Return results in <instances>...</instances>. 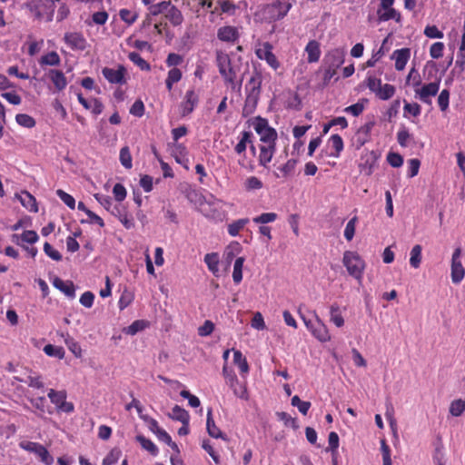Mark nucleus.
Instances as JSON below:
<instances>
[{
	"instance_id": "25",
	"label": "nucleus",
	"mask_w": 465,
	"mask_h": 465,
	"mask_svg": "<svg viewBox=\"0 0 465 465\" xmlns=\"http://www.w3.org/2000/svg\"><path fill=\"white\" fill-rule=\"evenodd\" d=\"M229 386L232 389L233 393L235 396L247 400L248 399V392L246 387L240 383L237 377L235 375L230 376V384Z\"/></svg>"
},
{
	"instance_id": "29",
	"label": "nucleus",
	"mask_w": 465,
	"mask_h": 465,
	"mask_svg": "<svg viewBox=\"0 0 465 465\" xmlns=\"http://www.w3.org/2000/svg\"><path fill=\"white\" fill-rule=\"evenodd\" d=\"M272 6L278 11L277 18L282 19L288 14L292 5L291 3L282 2V0H275L272 4Z\"/></svg>"
},
{
	"instance_id": "52",
	"label": "nucleus",
	"mask_w": 465,
	"mask_h": 465,
	"mask_svg": "<svg viewBox=\"0 0 465 465\" xmlns=\"http://www.w3.org/2000/svg\"><path fill=\"white\" fill-rule=\"evenodd\" d=\"M56 194L64 203V204H66L71 209H74L75 201L72 195H70L69 193H65L64 191H63L61 189L56 191Z\"/></svg>"
},
{
	"instance_id": "37",
	"label": "nucleus",
	"mask_w": 465,
	"mask_h": 465,
	"mask_svg": "<svg viewBox=\"0 0 465 465\" xmlns=\"http://www.w3.org/2000/svg\"><path fill=\"white\" fill-rule=\"evenodd\" d=\"M252 133L244 131L239 143L235 145L234 151L241 154L246 150L247 143H252Z\"/></svg>"
},
{
	"instance_id": "34",
	"label": "nucleus",
	"mask_w": 465,
	"mask_h": 465,
	"mask_svg": "<svg viewBox=\"0 0 465 465\" xmlns=\"http://www.w3.org/2000/svg\"><path fill=\"white\" fill-rule=\"evenodd\" d=\"M48 397L52 403H54L56 408H58L65 400H66V392L64 391H55L51 389L48 392Z\"/></svg>"
},
{
	"instance_id": "2",
	"label": "nucleus",
	"mask_w": 465,
	"mask_h": 465,
	"mask_svg": "<svg viewBox=\"0 0 465 465\" xmlns=\"http://www.w3.org/2000/svg\"><path fill=\"white\" fill-rule=\"evenodd\" d=\"M344 49L336 48L330 51L324 57V75L322 87L329 84L331 79L336 74L337 69L344 63Z\"/></svg>"
},
{
	"instance_id": "61",
	"label": "nucleus",
	"mask_w": 465,
	"mask_h": 465,
	"mask_svg": "<svg viewBox=\"0 0 465 465\" xmlns=\"http://www.w3.org/2000/svg\"><path fill=\"white\" fill-rule=\"evenodd\" d=\"M444 45L441 42L434 43L430 48V54L434 59H439L442 56Z\"/></svg>"
},
{
	"instance_id": "7",
	"label": "nucleus",
	"mask_w": 465,
	"mask_h": 465,
	"mask_svg": "<svg viewBox=\"0 0 465 465\" xmlns=\"http://www.w3.org/2000/svg\"><path fill=\"white\" fill-rule=\"evenodd\" d=\"M19 446L29 452L35 453L45 465H51L54 462L53 457L47 449L40 443L33 441H21Z\"/></svg>"
},
{
	"instance_id": "42",
	"label": "nucleus",
	"mask_w": 465,
	"mask_h": 465,
	"mask_svg": "<svg viewBox=\"0 0 465 465\" xmlns=\"http://www.w3.org/2000/svg\"><path fill=\"white\" fill-rule=\"evenodd\" d=\"M16 123L26 128H33L35 125V120L26 114H18L15 116Z\"/></svg>"
},
{
	"instance_id": "48",
	"label": "nucleus",
	"mask_w": 465,
	"mask_h": 465,
	"mask_svg": "<svg viewBox=\"0 0 465 465\" xmlns=\"http://www.w3.org/2000/svg\"><path fill=\"white\" fill-rule=\"evenodd\" d=\"M64 341H65V344L67 345L68 349L72 351V353L76 358L82 357V349L77 341H75L71 337L66 338Z\"/></svg>"
},
{
	"instance_id": "13",
	"label": "nucleus",
	"mask_w": 465,
	"mask_h": 465,
	"mask_svg": "<svg viewBox=\"0 0 465 465\" xmlns=\"http://www.w3.org/2000/svg\"><path fill=\"white\" fill-rule=\"evenodd\" d=\"M64 41L72 49L83 51L86 48V40L81 33H66Z\"/></svg>"
},
{
	"instance_id": "56",
	"label": "nucleus",
	"mask_w": 465,
	"mask_h": 465,
	"mask_svg": "<svg viewBox=\"0 0 465 465\" xmlns=\"http://www.w3.org/2000/svg\"><path fill=\"white\" fill-rule=\"evenodd\" d=\"M276 218H277V214L274 213H262L261 215L253 218V222L255 223L265 224L268 223L274 222L276 220Z\"/></svg>"
},
{
	"instance_id": "6",
	"label": "nucleus",
	"mask_w": 465,
	"mask_h": 465,
	"mask_svg": "<svg viewBox=\"0 0 465 465\" xmlns=\"http://www.w3.org/2000/svg\"><path fill=\"white\" fill-rule=\"evenodd\" d=\"M219 73L224 78L226 83L231 84L232 88H234V80L236 73L231 65V59L227 54H217L216 57Z\"/></svg>"
},
{
	"instance_id": "27",
	"label": "nucleus",
	"mask_w": 465,
	"mask_h": 465,
	"mask_svg": "<svg viewBox=\"0 0 465 465\" xmlns=\"http://www.w3.org/2000/svg\"><path fill=\"white\" fill-rule=\"evenodd\" d=\"M384 12L382 13L381 10L377 11L378 15V20L379 22H386L391 19L395 20L396 22L401 21V14L397 12L392 6L389 9H383Z\"/></svg>"
},
{
	"instance_id": "21",
	"label": "nucleus",
	"mask_w": 465,
	"mask_h": 465,
	"mask_svg": "<svg viewBox=\"0 0 465 465\" xmlns=\"http://www.w3.org/2000/svg\"><path fill=\"white\" fill-rule=\"evenodd\" d=\"M259 163L262 166H266L271 162L275 151V143H266L260 147Z\"/></svg>"
},
{
	"instance_id": "8",
	"label": "nucleus",
	"mask_w": 465,
	"mask_h": 465,
	"mask_svg": "<svg viewBox=\"0 0 465 465\" xmlns=\"http://www.w3.org/2000/svg\"><path fill=\"white\" fill-rule=\"evenodd\" d=\"M461 249L458 247L454 250L451 258V281L459 283L464 278L465 269L460 262Z\"/></svg>"
},
{
	"instance_id": "59",
	"label": "nucleus",
	"mask_w": 465,
	"mask_h": 465,
	"mask_svg": "<svg viewBox=\"0 0 465 465\" xmlns=\"http://www.w3.org/2000/svg\"><path fill=\"white\" fill-rule=\"evenodd\" d=\"M449 100H450V92L447 89H443L438 97V104L441 111H445L448 108Z\"/></svg>"
},
{
	"instance_id": "30",
	"label": "nucleus",
	"mask_w": 465,
	"mask_h": 465,
	"mask_svg": "<svg viewBox=\"0 0 465 465\" xmlns=\"http://www.w3.org/2000/svg\"><path fill=\"white\" fill-rule=\"evenodd\" d=\"M135 440L141 444L143 449L146 450L153 456L157 455L158 449L151 440L146 439L143 435H137Z\"/></svg>"
},
{
	"instance_id": "18",
	"label": "nucleus",
	"mask_w": 465,
	"mask_h": 465,
	"mask_svg": "<svg viewBox=\"0 0 465 465\" xmlns=\"http://www.w3.org/2000/svg\"><path fill=\"white\" fill-rule=\"evenodd\" d=\"M198 103V96L193 90L186 92L184 101L182 103V114L183 116L193 111L195 104Z\"/></svg>"
},
{
	"instance_id": "24",
	"label": "nucleus",
	"mask_w": 465,
	"mask_h": 465,
	"mask_svg": "<svg viewBox=\"0 0 465 465\" xmlns=\"http://www.w3.org/2000/svg\"><path fill=\"white\" fill-rule=\"evenodd\" d=\"M305 51L308 54V62L315 63L318 62L321 56L320 44L316 40H311L306 47Z\"/></svg>"
},
{
	"instance_id": "58",
	"label": "nucleus",
	"mask_w": 465,
	"mask_h": 465,
	"mask_svg": "<svg viewBox=\"0 0 465 465\" xmlns=\"http://www.w3.org/2000/svg\"><path fill=\"white\" fill-rule=\"evenodd\" d=\"M113 193L114 195V199L119 203L123 202L126 197V190L122 183L114 184Z\"/></svg>"
},
{
	"instance_id": "62",
	"label": "nucleus",
	"mask_w": 465,
	"mask_h": 465,
	"mask_svg": "<svg viewBox=\"0 0 465 465\" xmlns=\"http://www.w3.org/2000/svg\"><path fill=\"white\" fill-rule=\"evenodd\" d=\"M262 187V183L260 179L255 176L249 177L245 181V188L248 191L259 190Z\"/></svg>"
},
{
	"instance_id": "22",
	"label": "nucleus",
	"mask_w": 465,
	"mask_h": 465,
	"mask_svg": "<svg viewBox=\"0 0 465 465\" xmlns=\"http://www.w3.org/2000/svg\"><path fill=\"white\" fill-rule=\"evenodd\" d=\"M238 36L237 29L229 25L221 27L217 33V37L223 42H234Z\"/></svg>"
},
{
	"instance_id": "19",
	"label": "nucleus",
	"mask_w": 465,
	"mask_h": 465,
	"mask_svg": "<svg viewBox=\"0 0 465 465\" xmlns=\"http://www.w3.org/2000/svg\"><path fill=\"white\" fill-rule=\"evenodd\" d=\"M54 286L64 292L67 297L74 298L75 296V288L71 281L64 282L59 277H55L53 281Z\"/></svg>"
},
{
	"instance_id": "49",
	"label": "nucleus",
	"mask_w": 465,
	"mask_h": 465,
	"mask_svg": "<svg viewBox=\"0 0 465 465\" xmlns=\"http://www.w3.org/2000/svg\"><path fill=\"white\" fill-rule=\"evenodd\" d=\"M170 5V1H163L161 3L152 5L149 7L150 15H158L162 13H166L168 6Z\"/></svg>"
},
{
	"instance_id": "14",
	"label": "nucleus",
	"mask_w": 465,
	"mask_h": 465,
	"mask_svg": "<svg viewBox=\"0 0 465 465\" xmlns=\"http://www.w3.org/2000/svg\"><path fill=\"white\" fill-rule=\"evenodd\" d=\"M312 334L322 342L331 340V335L329 334L326 325L318 318L313 325H312Z\"/></svg>"
},
{
	"instance_id": "26",
	"label": "nucleus",
	"mask_w": 465,
	"mask_h": 465,
	"mask_svg": "<svg viewBox=\"0 0 465 465\" xmlns=\"http://www.w3.org/2000/svg\"><path fill=\"white\" fill-rule=\"evenodd\" d=\"M169 418L174 420H178L182 422V424H185L190 420V415L187 411L181 408L179 405H175L173 408L172 413L168 414Z\"/></svg>"
},
{
	"instance_id": "4",
	"label": "nucleus",
	"mask_w": 465,
	"mask_h": 465,
	"mask_svg": "<svg viewBox=\"0 0 465 465\" xmlns=\"http://www.w3.org/2000/svg\"><path fill=\"white\" fill-rule=\"evenodd\" d=\"M55 2L59 0H32L27 5L36 19L51 22L54 18Z\"/></svg>"
},
{
	"instance_id": "16",
	"label": "nucleus",
	"mask_w": 465,
	"mask_h": 465,
	"mask_svg": "<svg viewBox=\"0 0 465 465\" xmlns=\"http://www.w3.org/2000/svg\"><path fill=\"white\" fill-rule=\"evenodd\" d=\"M410 55L411 50L409 48L398 49L393 52L391 59H395L396 70L401 71L405 68Z\"/></svg>"
},
{
	"instance_id": "33",
	"label": "nucleus",
	"mask_w": 465,
	"mask_h": 465,
	"mask_svg": "<svg viewBox=\"0 0 465 465\" xmlns=\"http://www.w3.org/2000/svg\"><path fill=\"white\" fill-rule=\"evenodd\" d=\"M128 58L134 64H136L141 70L150 71V69H151L150 64L147 63L143 58H142L138 53H136V52L129 53Z\"/></svg>"
},
{
	"instance_id": "28",
	"label": "nucleus",
	"mask_w": 465,
	"mask_h": 465,
	"mask_svg": "<svg viewBox=\"0 0 465 465\" xmlns=\"http://www.w3.org/2000/svg\"><path fill=\"white\" fill-rule=\"evenodd\" d=\"M421 251L422 247L420 244L414 245L411 251L410 264L414 269H418L420 266Z\"/></svg>"
},
{
	"instance_id": "32",
	"label": "nucleus",
	"mask_w": 465,
	"mask_h": 465,
	"mask_svg": "<svg viewBox=\"0 0 465 465\" xmlns=\"http://www.w3.org/2000/svg\"><path fill=\"white\" fill-rule=\"evenodd\" d=\"M233 362L238 365L240 371L242 373H247L249 371V365L246 361V358L242 355L240 351H233Z\"/></svg>"
},
{
	"instance_id": "1",
	"label": "nucleus",
	"mask_w": 465,
	"mask_h": 465,
	"mask_svg": "<svg viewBox=\"0 0 465 465\" xmlns=\"http://www.w3.org/2000/svg\"><path fill=\"white\" fill-rule=\"evenodd\" d=\"M262 82V74L255 70L245 86L246 98L242 108L243 117L249 116L255 111L260 99Z\"/></svg>"
},
{
	"instance_id": "51",
	"label": "nucleus",
	"mask_w": 465,
	"mask_h": 465,
	"mask_svg": "<svg viewBox=\"0 0 465 465\" xmlns=\"http://www.w3.org/2000/svg\"><path fill=\"white\" fill-rule=\"evenodd\" d=\"M121 456V450L114 448L103 460V465H112L115 463Z\"/></svg>"
},
{
	"instance_id": "57",
	"label": "nucleus",
	"mask_w": 465,
	"mask_h": 465,
	"mask_svg": "<svg viewBox=\"0 0 465 465\" xmlns=\"http://www.w3.org/2000/svg\"><path fill=\"white\" fill-rule=\"evenodd\" d=\"M44 252L48 257H50L54 261L58 262L62 260L61 253L58 251L54 250L53 246L47 242H45L44 244Z\"/></svg>"
},
{
	"instance_id": "45",
	"label": "nucleus",
	"mask_w": 465,
	"mask_h": 465,
	"mask_svg": "<svg viewBox=\"0 0 465 465\" xmlns=\"http://www.w3.org/2000/svg\"><path fill=\"white\" fill-rule=\"evenodd\" d=\"M276 416L278 417V419L284 422V425L286 427H292L294 430L298 429L296 419L292 418L287 412H285V411H278V412H276Z\"/></svg>"
},
{
	"instance_id": "41",
	"label": "nucleus",
	"mask_w": 465,
	"mask_h": 465,
	"mask_svg": "<svg viewBox=\"0 0 465 465\" xmlns=\"http://www.w3.org/2000/svg\"><path fill=\"white\" fill-rule=\"evenodd\" d=\"M204 262H205L208 269L212 272L214 273V272H218L219 258H218L217 253H215V252L207 253L204 256Z\"/></svg>"
},
{
	"instance_id": "10",
	"label": "nucleus",
	"mask_w": 465,
	"mask_h": 465,
	"mask_svg": "<svg viewBox=\"0 0 465 465\" xmlns=\"http://www.w3.org/2000/svg\"><path fill=\"white\" fill-rule=\"evenodd\" d=\"M440 89L439 82L424 84L421 88L415 89V96L427 104H431L430 97L435 96Z\"/></svg>"
},
{
	"instance_id": "9",
	"label": "nucleus",
	"mask_w": 465,
	"mask_h": 465,
	"mask_svg": "<svg viewBox=\"0 0 465 465\" xmlns=\"http://www.w3.org/2000/svg\"><path fill=\"white\" fill-rule=\"evenodd\" d=\"M102 74L110 84H124L126 83V68L122 64H119L117 69L104 67Z\"/></svg>"
},
{
	"instance_id": "46",
	"label": "nucleus",
	"mask_w": 465,
	"mask_h": 465,
	"mask_svg": "<svg viewBox=\"0 0 465 465\" xmlns=\"http://www.w3.org/2000/svg\"><path fill=\"white\" fill-rule=\"evenodd\" d=\"M120 162L122 165L126 169H131L133 166L132 155L127 146L123 147L120 151Z\"/></svg>"
},
{
	"instance_id": "40",
	"label": "nucleus",
	"mask_w": 465,
	"mask_h": 465,
	"mask_svg": "<svg viewBox=\"0 0 465 465\" xmlns=\"http://www.w3.org/2000/svg\"><path fill=\"white\" fill-rule=\"evenodd\" d=\"M44 351L46 355L51 357H56L58 359L64 357V350L63 347L47 344L44 347Z\"/></svg>"
},
{
	"instance_id": "38",
	"label": "nucleus",
	"mask_w": 465,
	"mask_h": 465,
	"mask_svg": "<svg viewBox=\"0 0 465 465\" xmlns=\"http://www.w3.org/2000/svg\"><path fill=\"white\" fill-rule=\"evenodd\" d=\"M60 63H61L60 56L54 51L48 53L47 54L42 56L40 59L41 64L54 66V65H59Z\"/></svg>"
},
{
	"instance_id": "23",
	"label": "nucleus",
	"mask_w": 465,
	"mask_h": 465,
	"mask_svg": "<svg viewBox=\"0 0 465 465\" xmlns=\"http://www.w3.org/2000/svg\"><path fill=\"white\" fill-rule=\"evenodd\" d=\"M24 207L33 213L38 212L37 203L35 198L26 191L22 192L20 195H16Z\"/></svg>"
},
{
	"instance_id": "53",
	"label": "nucleus",
	"mask_w": 465,
	"mask_h": 465,
	"mask_svg": "<svg viewBox=\"0 0 465 465\" xmlns=\"http://www.w3.org/2000/svg\"><path fill=\"white\" fill-rule=\"evenodd\" d=\"M329 447L326 450L327 451H331L332 455L337 452L339 447V436L336 432L331 431L328 437Z\"/></svg>"
},
{
	"instance_id": "60",
	"label": "nucleus",
	"mask_w": 465,
	"mask_h": 465,
	"mask_svg": "<svg viewBox=\"0 0 465 465\" xmlns=\"http://www.w3.org/2000/svg\"><path fill=\"white\" fill-rule=\"evenodd\" d=\"M214 330L213 322L206 320L204 323L198 328V334L202 337L210 335Z\"/></svg>"
},
{
	"instance_id": "3",
	"label": "nucleus",
	"mask_w": 465,
	"mask_h": 465,
	"mask_svg": "<svg viewBox=\"0 0 465 465\" xmlns=\"http://www.w3.org/2000/svg\"><path fill=\"white\" fill-rule=\"evenodd\" d=\"M342 263L351 277L358 281L361 280L366 263L357 252L345 251Z\"/></svg>"
},
{
	"instance_id": "17",
	"label": "nucleus",
	"mask_w": 465,
	"mask_h": 465,
	"mask_svg": "<svg viewBox=\"0 0 465 465\" xmlns=\"http://www.w3.org/2000/svg\"><path fill=\"white\" fill-rule=\"evenodd\" d=\"M46 75L52 81L54 87L58 91H62L65 88V86L67 84V81H66V78L62 71L55 70V69H49L46 72Z\"/></svg>"
},
{
	"instance_id": "20",
	"label": "nucleus",
	"mask_w": 465,
	"mask_h": 465,
	"mask_svg": "<svg viewBox=\"0 0 465 465\" xmlns=\"http://www.w3.org/2000/svg\"><path fill=\"white\" fill-rule=\"evenodd\" d=\"M165 17L173 26H178L183 22L182 12L175 5H172L171 2L166 10Z\"/></svg>"
},
{
	"instance_id": "44",
	"label": "nucleus",
	"mask_w": 465,
	"mask_h": 465,
	"mask_svg": "<svg viewBox=\"0 0 465 465\" xmlns=\"http://www.w3.org/2000/svg\"><path fill=\"white\" fill-rule=\"evenodd\" d=\"M292 405L297 407L302 414L306 415L311 407V402L303 401L299 396L295 395L292 398Z\"/></svg>"
},
{
	"instance_id": "35",
	"label": "nucleus",
	"mask_w": 465,
	"mask_h": 465,
	"mask_svg": "<svg viewBox=\"0 0 465 465\" xmlns=\"http://www.w3.org/2000/svg\"><path fill=\"white\" fill-rule=\"evenodd\" d=\"M244 262L243 257H238L233 265L232 279L233 282L238 284L242 279V266Z\"/></svg>"
},
{
	"instance_id": "5",
	"label": "nucleus",
	"mask_w": 465,
	"mask_h": 465,
	"mask_svg": "<svg viewBox=\"0 0 465 465\" xmlns=\"http://www.w3.org/2000/svg\"><path fill=\"white\" fill-rule=\"evenodd\" d=\"M254 129L261 136V141L265 143H275L277 133L275 129L270 127L265 118L257 116L253 119Z\"/></svg>"
},
{
	"instance_id": "36",
	"label": "nucleus",
	"mask_w": 465,
	"mask_h": 465,
	"mask_svg": "<svg viewBox=\"0 0 465 465\" xmlns=\"http://www.w3.org/2000/svg\"><path fill=\"white\" fill-rule=\"evenodd\" d=\"M331 321L337 327H341L344 325V319L340 312V307L337 303H333L331 306Z\"/></svg>"
},
{
	"instance_id": "50",
	"label": "nucleus",
	"mask_w": 465,
	"mask_h": 465,
	"mask_svg": "<svg viewBox=\"0 0 465 465\" xmlns=\"http://www.w3.org/2000/svg\"><path fill=\"white\" fill-rule=\"evenodd\" d=\"M366 85L370 91L375 94V95L377 94L378 90L382 86L381 80L372 75L367 77Z\"/></svg>"
},
{
	"instance_id": "54",
	"label": "nucleus",
	"mask_w": 465,
	"mask_h": 465,
	"mask_svg": "<svg viewBox=\"0 0 465 465\" xmlns=\"http://www.w3.org/2000/svg\"><path fill=\"white\" fill-rule=\"evenodd\" d=\"M356 222H357V217H353L346 224V227L344 230V237L346 238L347 241H351L355 234Z\"/></svg>"
},
{
	"instance_id": "47",
	"label": "nucleus",
	"mask_w": 465,
	"mask_h": 465,
	"mask_svg": "<svg viewBox=\"0 0 465 465\" xmlns=\"http://www.w3.org/2000/svg\"><path fill=\"white\" fill-rule=\"evenodd\" d=\"M465 411V401L462 400H455L450 403V412L452 416L458 417Z\"/></svg>"
},
{
	"instance_id": "64",
	"label": "nucleus",
	"mask_w": 465,
	"mask_h": 465,
	"mask_svg": "<svg viewBox=\"0 0 465 465\" xmlns=\"http://www.w3.org/2000/svg\"><path fill=\"white\" fill-rule=\"evenodd\" d=\"M20 237L23 242L30 244L35 243L38 241V235L33 230L25 231Z\"/></svg>"
},
{
	"instance_id": "11",
	"label": "nucleus",
	"mask_w": 465,
	"mask_h": 465,
	"mask_svg": "<svg viewBox=\"0 0 465 465\" xmlns=\"http://www.w3.org/2000/svg\"><path fill=\"white\" fill-rule=\"evenodd\" d=\"M378 157V154L374 151H371L362 156V162L359 164L361 173H364L366 176L371 175Z\"/></svg>"
},
{
	"instance_id": "55",
	"label": "nucleus",
	"mask_w": 465,
	"mask_h": 465,
	"mask_svg": "<svg viewBox=\"0 0 465 465\" xmlns=\"http://www.w3.org/2000/svg\"><path fill=\"white\" fill-rule=\"evenodd\" d=\"M387 162L391 166L398 168L403 163L402 156L398 153H389L387 155Z\"/></svg>"
},
{
	"instance_id": "39",
	"label": "nucleus",
	"mask_w": 465,
	"mask_h": 465,
	"mask_svg": "<svg viewBox=\"0 0 465 465\" xmlns=\"http://www.w3.org/2000/svg\"><path fill=\"white\" fill-rule=\"evenodd\" d=\"M249 223L248 218L239 219L228 225V232L231 236L238 235L239 232Z\"/></svg>"
},
{
	"instance_id": "43",
	"label": "nucleus",
	"mask_w": 465,
	"mask_h": 465,
	"mask_svg": "<svg viewBox=\"0 0 465 465\" xmlns=\"http://www.w3.org/2000/svg\"><path fill=\"white\" fill-rule=\"evenodd\" d=\"M147 323L143 320H136L131 325L124 329V332L129 335H134L138 331H143Z\"/></svg>"
},
{
	"instance_id": "31",
	"label": "nucleus",
	"mask_w": 465,
	"mask_h": 465,
	"mask_svg": "<svg viewBox=\"0 0 465 465\" xmlns=\"http://www.w3.org/2000/svg\"><path fill=\"white\" fill-rule=\"evenodd\" d=\"M396 89L394 85L385 84L378 90L376 96L381 100H389L395 94Z\"/></svg>"
},
{
	"instance_id": "63",
	"label": "nucleus",
	"mask_w": 465,
	"mask_h": 465,
	"mask_svg": "<svg viewBox=\"0 0 465 465\" xmlns=\"http://www.w3.org/2000/svg\"><path fill=\"white\" fill-rule=\"evenodd\" d=\"M330 140L332 143L333 148L336 151L334 155L338 157L340 155V153L343 150L342 138L339 134H332Z\"/></svg>"
},
{
	"instance_id": "12",
	"label": "nucleus",
	"mask_w": 465,
	"mask_h": 465,
	"mask_svg": "<svg viewBox=\"0 0 465 465\" xmlns=\"http://www.w3.org/2000/svg\"><path fill=\"white\" fill-rule=\"evenodd\" d=\"M272 46L270 43L265 42L263 44L262 49H258L256 51V55L260 59H264L269 65H271L273 69H277L280 65L276 56L272 52Z\"/></svg>"
},
{
	"instance_id": "15",
	"label": "nucleus",
	"mask_w": 465,
	"mask_h": 465,
	"mask_svg": "<svg viewBox=\"0 0 465 465\" xmlns=\"http://www.w3.org/2000/svg\"><path fill=\"white\" fill-rule=\"evenodd\" d=\"M206 429L208 434L215 439H222L223 440H228V438L225 434H223L220 429L216 426L214 420L213 418L212 409H209L207 411V420H206Z\"/></svg>"
}]
</instances>
